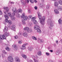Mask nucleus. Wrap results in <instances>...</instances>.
<instances>
[{"mask_svg": "<svg viewBox=\"0 0 62 62\" xmlns=\"http://www.w3.org/2000/svg\"><path fill=\"white\" fill-rule=\"evenodd\" d=\"M9 35V33L8 32L5 33L4 35H0V39L1 40V39H6V37L5 36L8 37V36Z\"/></svg>", "mask_w": 62, "mask_h": 62, "instance_id": "f257e3e1", "label": "nucleus"}, {"mask_svg": "<svg viewBox=\"0 0 62 62\" xmlns=\"http://www.w3.org/2000/svg\"><path fill=\"white\" fill-rule=\"evenodd\" d=\"M39 28V27L38 25H36L34 26V29H36L37 32L40 34L41 33V31Z\"/></svg>", "mask_w": 62, "mask_h": 62, "instance_id": "f03ea898", "label": "nucleus"}, {"mask_svg": "<svg viewBox=\"0 0 62 62\" xmlns=\"http://www.w3.org/2000/svg\"><path fill=\"white\" fill-rule=\"evenodd\" d=\"M46 18L44 16H43L40 20V23L44 25V22Z\"/></svg>", "mask_w": 62, "mask_h": 62, "instance_id": "7ed1b4c3", "label": "nucleus"}, {"mask_svg": "<svg viewBox=\"0 0 62 62\" xmlns=\"http://www.w3.org/2000/svg\"><path fill=\"white\" fill-rule=\"evenodd\" d=\"M23 29L24 30H27V31L28 33H30V32H31L32 31V29H29V27H25Z\"/></svg>", "mask_w": 62, "mask_h": 62, "instance_id": "20e7f679", "label": "nucleus"}, {"mask_svg": "<svg viewBox=\"0 0 62 62\" xmlns=\"http://www.w3.org/2000/svg\"><path fill=\"white\" fill-rule=\"evenodd\" d=\"M12 11L13 12L12 13V15L13 16H15V12L17 11L16 8L15 7L13 8L12 9Z\"/></svg>", "mask_w": 62, "mask_h": 62, "instance_id": "39448f33", "label": "nucleus"}, {"mask_svg": "<svg viewBox=\"0 0 62 62\" xmlns=\"http://www.w3.org/2000/svg\"><path fill=\"white\" fill-rule=\"evenodd\" d=\"M8 60L10 62H13V58L12 56H10L8 57Z\"/></svg>", "mask_w": 62, "mask_h": 62, "instance_id": "423d86ee", "label": "nucleus"}, {"mask_svg": "<svg viewBox=\"0 0 62 62\" xmlns=\"http://www.w3.org/2000/svg\"><path fill=\"white\" fill-rule=\"evenodd\" d=\"M4 17L5 18V22L6 23H8V20L7 19H8L9 18L8 16L7 15H5L4 16Z\"/></svg>", "mask_w": 62, "mask_h": 62, "instance_id": "0eeeda50", "label": "nucleus"}, {"mask_svg": "<svg viewBox=\"0 0 62 62\" xmlns=\"http://www.w3.org/2000/svg\"><path fill=\"white\" fill-rule=\"evenodd\" d=\"M28 44L27 43L24 44L23 45L21 49L22 50H23V49H25V46Z\"/></svg>", "mask_w": 62, "mask_h": 62, "instance_id": "6e6552de", "label": "nucleus"}, {"mask_svg": "<svg viewBox=\"0 0 62 62\" xmlns=\"http://www.w3.org/2000/svg\"><path fill=\"white\" fill-rule=\"evenodd\" d=\"M48 22H49V23H50L51 26H53V24L52 23V20H51L49 19L48 20Z\"/></svg>", "mask_w": 62, "mask_h": 62, "instance_id": "1a4fd4ad", "label": "nucleus"}, {"mask_svg": "<svg viewBox=\"0 0 62 62\" xmlns=\"http://www.w3.org/2000/svg\"><path fill=\"white\" fill-rule=\"evenodd\" d=\"M13 46H14V49L15 51H16L18 50V47L16 45Z\"/></svg>", "mask_w": 62, "mask_h": 62, "instance_id": "9d476101", "label": "nucleus"}, {"mask_svg": "<svg viewBox=\"0 0 62 62\" xmlns=\"http://www.w3.org/2000/svg\"><path fill=\"white\" fill-rule=\"evenodd\" d=\"M3 8H4L5 10H6V11H8V10H9V9H8V7H4Z\"/></svg>", "mask_w": 62, "mask_h": 62, "instance_id": "9b49d317", "label": "nucleus"}, {"mask_svg": "<svg viewBox=\"0 0 62 62\" xmlns=\"http://www.w3.org/2000/svg\"><path fill=\"white\" fill-rule=\"evenodd\" d=\"M54 12L55 14H59V12L57 9H55L54 10Z\"/></svg>", "mask_w": 62, "mask_h": 62, "instance_id": "f8f14e48", "label": "nucleus"}, {"mask_svg": "<svg viewBox=\"0 0 62 62\" xmlns=\"http://www.w3.org/2000/svg\"><path fill=\"white\" fill-rule=\"evenodd\" d=\"M8 27H6L4 30V32H7L8 31Z\"/></svg>", "mask_w": 62, "mask_h": 62, "instance_id": "ddd939ff", "label": "nucleus"}, {"mask_svg": "<svg viewBox=\"0 0 62 62\" xmlns=\"http://www.w3.org/2000/svg\"><path fill=\"white\" fill-rule=\"evenodd\" d=\"M23 10L21 9H19L17 10L18 12L19 13H22V11Z\"/></svg>", "mask_w": 62, "mask_h": 62, "instance_id": "4468645a", "label": "nucleus"}, {"mask_svg": "<svg viewBox=\"0 0 62 62\" xmlns=\"http://www.w3.org/2000/svg\"><path fill=\"white\" fill-rule=\"evenodd\" d=\"M23 35L24 37H27V34L26 32H24L23 33Z\"/></svg>", "mask_w": 62, "mask_h": 62, "instance_id": "2eb2a0df", "label": "nucleus"}, {"mask_svg": "<svg viewBox=\"0 0 62 62\" xmlns=\"http://www.w3.org/2000/svg\"><path fill=\"white\" fill-rule=\"evenodd\" d=\"M14 16L13 15V16H11V19L13 21L15 20V17H14Z\"/></svg>", "mask_w": 62, "mask_h": 62, "instance_id": "dca6fc26", "label": "nucleus"}, {"mask_svg": "<svg viewBox=\"0 0 62 62\" xmlns=\"http://www.w3.org/2000/svg\"><path fill=\"white\" fill-rule=\"evenodd\" d=\"M23 19L24 20H27L28 19V17L27 16H25L24 17Z\"/></svg>", "mask_w": 62, "mask_h": 62, "instance_id": "f3484780", "label": "nucleus"}, {"mask_svg": "<svg viewBox=\"0 0 62 62\" xmlns=\"http://www.w3.org/2000/svg\"><path fill=\"white\" fill-rule=\"evenodd\" d=\"M57 8L58 10H62V8L60 6H59Z\"/></svg>", "mask_w": 62, "mask_h": 62, "instance_id": "a211bd4d", "label": "nucleus"}, {"mask_svg": "<svg viewBox=\"0 0 62 62\" xmlns=\"http://www.w3.org/2000/svg\"><path fill=\"white\" fill-rule=\"evenodd\" d=\"M15 26L14 25H12V26L11 28H12V29L14 30H15Z\"/></svg>", "mask_w": 62, "mask_h": 62, "instance_id": "6ab92c4d", "label": "nucleus"}, {"mask_svg": "<svg viewBox=\"0 0 62 62\" xmlns=\"http://www.w3.org/2000/svg\"><path fill=\"white\" fill-rule=\"evenodd\" d=\"M38 55H39V56H40L42 54H41V52L40 51H39L38 52Z\"/></svg>", "mask_w": 62, "mask_h": 62, "instance_id": "aec40b11", "label": "nucleus"}, {"mask_svg": "<svg viewBox=\"0 0 62 62\" xmlns=\"http://www.w3.org/2000/svg\"><path fill=\"white\" fill-rule=\"evenodd\" d=\"M58 5V3L57 2H55L54 6L55 7H57Z\"/></svg>", "mask_w": 62, "mask_h": 62, "instance_id": "412c9836", "label": "nucleus"}, {"mask_svg": "<svg viewBox=\"0 0 62 62\" xmlns=\"http://www.w3.org/2000/svg\"><path fill=\"white\" fill-rule=\"evenodd\" d=\"M16 16L17 17V18H20V17H21V16L18 14H17Z\"/></svg>", "mask_w": 62, "mask_h": 62, "instance_id": "4be33fe9", "label": "nucleus"}, {"mask_svg": "<svg viewBox=\"0 0 62 62\" xmlns=\"http://www.w3.org/2000/svg\"><path fill=\"white\" fill-rule=\"evenodd\" d=\"M6 50L8 51H9L10 50V49L8 47H6Z\"/></svg>", "mask_w": 62, "mask_h": 62, "instance_id": "5701e85b", "label": "nucleus"}, {"mask_svg": "<svg viewBox=\"0 0 62 62\" xmlns=\"http://www.w3.org/2000/svg\"><path fill=\"white\" fill-rule=\"evenodd\" d=\"M22 56L23 58H27L26 56H25V55H24V54H22Z\"/></svg>", "mask_w": 62, "mask_h": 62, "instance_id": "b1692460", "label": "nucleus"}, {"mask_svg": "<svg viewBox=\"0 0 62 62\" xmlns=\"http://www.w3.org/2000/svg\"><path fill=\"white\" fill-rule=\"evenodd\" d=\"M8 23L9 24H10V25H11V24H12V21L10 20H9V21H8Z\"/></svg>", "mask_w": 62, "mask_h": 62, "instance_id": "393cba45", "label": "nucleus"}, {"mask_svg": "<svg viewBox=\"0 0 62 62\" xmlns=\"http://www.w3.org/2000/svg\"><path fill=\"white\" fill-rule=\"evenodd\" d=\"M16 62H20V60L18 58H16Z\"/></svg>", "mask_w": 62, "mask_h": 62, "instance_id": "a878e982", "label": "nucleus"}, {"mask_svg": "<svg viewBox=\"0 0 62 62\" xmlns=\"http://www.w3.org/2000/svg\"><path fill=\"white\" fill-rule=\"evenodd\" d=\"M60 5H62V1L61 0H60L58 1Z\"/></svg>", "mask_w": 62, "mask_h": 62, "instance_id": "bb28decb", "label": "nucleus"}, {"mask_svg": "<svg viewBox=\"0 0 62 62\" xmlns=\"http://www.w3.org/2000/svg\"><path fill=\"white\" fill-rule=\"evenodd\" d=\"M59 24H61L62 23V21H61V19H60L58 20Z\"/></svg>", "mask_w": 62, "mask_h": 62, "instance_id": "cd10ccee", "label": "nucleus"}, {"mask_svg": "<svg viewBox=\"0 0 62 62\" xmlns=\"http://www.w3.org/2000/svg\"><path fill=\"white\" fill-rule=\"evenodd\" d=\"M35 19H36V18L35 17H33L31 19V21H35Z\"/></svg>", "mask_w": 62, "mask_h": 62, "instance_id": "c85d7f7f", "label": "nucleus"}, {"mask_svg": "<svg viewBox=\"0 0 62 62\" xmlns=\"http://www.w3.org/2000/svg\"><path fill=\"white\" fill-rule=\"evenodd\" d=\"M32 38L33 39H34V40H37V38L36 37L32 36Z\"/></svg>", "mask_w": 62, "mask_h": 62, "instance_id": "c756f323", "label": "nucleus"}, {"mask_svg": "<svg viewBox=\"0 0 62 62\" xmlns=\"http://www.w3.org/2000/svg\"><path fill=\"white\" fill-rule=\"evenodd\" d=\"M33 23L34 24H36L37 23V21L36 20L33 21Z\"/></svg>", "mask_w": 62, "mask_h": 62, "instance_id": "7c9ffc66", "label": "nucleus"}, {"mask_svg": "<svg viewBox=\"0 0 62 62\" xmlns=\"http://www.w3.org/2000/svg\"><path fill=\"white\" fill-rule=\"evenodd\" d=\"M38 17L40 20H41V15H40L39 16H38Z\"/></svg>", "mask_w": 62, "mask_h": 62, "instance_id": "2f4dec72", "label": "nucleus"}, {"mask_svg": "<svg viewBox=\"0 0 62 62\" xmlns=\"http://www.w3.org/2000/svg\"><path fill=\"white\" fill-rule=\"evenodd\" d=\"M28 18L29 19H31L32 18V16L30 15L29 16Z\"/></svg>", "mask_w": 62, "mask_h": 62, "instance_id": "473e14b6", "label": "nucleus"}, {"mask_svg": "<svg viewBox=\"0 0 62 62\" xmlns=\"http://www.w3.org/2000/svg\"><path fill=\"white\" fill-rule=\"evenodd\" d=\"M22 23H23V24H25V23L24 21V20H22Z\"/></svg>", "mask_w": 62, "mask_h": 62, "instance_id": "72a5a7b5", "label": "nucleus"}, {"mask_svg": "<svg viewBox=\"0 0 62 62\" xmlns=\"http://www.w3.org/2000/svg\"><path fill=\"white\" fill-rule=\"evenodd\" d=\"M8 16H9L10 17H11L12 16H11V13H9L8 14Z\"/></svg>", "mask_w": 62, "mask_h": 62, "instance_id": "f704fd0d", "label": "nucleus"}, {"mask_svg": "<svg viewBox=\"0 0 62 62\" xmlns=\"http://www.w3.org/2000/svg\"><path fill=\"white\" fill-rule=\"evenodd\" d=\"M3 53H4V54H7V52H6L5 51V50H3Z\"/></svg>", "mask_w": 62, "mask_h": 62, "instance_id": "c9c22d12", "label": "nucleus"}, {"mask_svg": "<svg viewBox=\"0 0 62 62\" xmlns=\"http://www.w3.org/2000/svg\"><path fill=\"white\" fill-rule=\"evenodd\" d=\"M14 37L15 39H17L18 38V36H15Z\"/></svg>", "mask_w": 62, "mask_h": 62, "instance_id": "e433bc0d", "label": "nucleus"}, {"mask_svg": "<svg viewBox=\"0 0 62 62\" xmlns=\"http://www.w3.org/2000/svg\"><path fill=\"white\" fill-rule=\"evenodd\" d=\"M25 2L26 3H28L29 2V0H26Z\"/></svg>", "mask_w": 62, "mask_h": 62, "instance_id": "4c0bfd02", "label": "nucleus"}, {"mask_svg": "<svg viewBox=\"0 0 62 62\" xmlns=\"http://www.w3.org/2000/svg\"><path fill=\"white\" fill-rule=\"evenodd\" d=\"M34 61L35 62H39L38 60H35V59H34Z\"/></svg>", "mask_w": 62, "mask_h": 62, "instance_id": "58836bf2", "label": "nucleus"}, {"mask_svg": "<svg viewBox=\"0 0 62 62\" xmlns=\"http://www.w3.org/2000/svg\"><path fill=\"white\" fill-rule=\"evenodd\" d=\"M46 55H47V56H48V55H49V54H49V53H47L46 52Z\"/></svg>", "mask_w": 62, "mask_h": 62, "instance_id": "ea45409f", "label": "nucleus"}, {"mask_svg": "<svg viewBox=\"0 0 62 62\" xmlns=\"http://www.w3.org/2000/svg\"><path fill=\"white\" fill-rule=\"evenodd\" d=\"M37 13L38 14V16L41 15H40V13L39 12H38Z\"/></svg>", "mask_w": 62, "mask_h": 62, "instance_id": "a19ab883", "label": "nucleus"}, {"mask_svg": "<svg viewBox=\"0 0 62 62\" xmlns=\"http://www.w3.org/2000/svg\"><path fill=\"white\" fill-rule=\"evenodd\" d=\"M22 41H19L18 42V43L19 44H21V43H22Z\"/></svg>", "mask_w": 62, "mask_h": 62, "instance_id": "79ce46f5", "label": "nucleus"}, {"mask_svg": "<svg viewBox=\"0 0 62 62\" xmlns=\"http://www.w3.org/2000/svg\"><path fill=\"white\" fill-rule=\"evenodd\" d=\"M30 2L31 3H33V0H30Z\"/></svg>", "mask_w": 62, "mask_h": 62, "instance_id": "37998d69", "label": "nucleus"}, {"mask_svg": "<svg viewBox=\"0 0 62 62\" xmlns=\"http://www.w3.org/2000/svg\"><path fill=\"white\" fill-rule=\"evenodd\" d=\"M22 4L23 5H25V2H24L23 1V2H22Z\"/></svg>", "mask_w": 62, "mask_h": 62, "instance_id": "c03bdc74", "label": "nucleus"}, {"mask_svg": "<svg viewBox=\"0 0 62 62\" xmlns=\"http://www.w3.org/2000/svg\"><path fill=\"white\" fill-rule=\"evenodd\" d=\"M1 14H2V11H1L0 10V15H1Z\"/></svg>", "mask_w": 62, "mask_h": 62, "instance_id": "a18cd8bd", "label": "nucleus"}, {"mask_svg": "<svg viewBox=\"0 0 62 62\" xmlns=\"http://www.w3.org/2000/svg\"><path fill=\"white\" fill-rule=\"evenodd\" d=\"M34 8L35 9H38V8H37V7L36 6Z\"/></svg>", "mask_w": 62, "mask_h": 62, "instance_id": "49530a36", "label": "nucleus"}, {"mask_svg": "<svg viewBox=\"0 0 62 62\" xmlns=\"http://www.w3.org/2000/svg\"><path fill=\"white\" fill-rule=\"evenodd\" d=\"M56 54H57V55H58V54H59V53L57 52H56Z\"/></svg>", "mask_w": 62, "mask_h": 62, "instance_id": "de8ad7c7", "label": "nucleus"}, {"mask_svg": "<svg viewBox=\"0 0 62 62\" xmlns=\"http://www.w3.org/2000/svg\"><path fill=\"white\" fill-rule=\"evenodd\" d=\"M34 1L35 3H37V1L36 0H34Z\"/></svg>", "mask_w": 62, "mask_h": 62, "instance_id": "09e8293b", "label": "nucleus"}, {"mask_svg": "<svg viewBox=\"0 0 62 62\" xmlns=\"http://www.w3.org/2000/svg\"><path fill=\"white\" fill-rule=\"evenodd\" d=\"M22 16H25V14L24 13H23L22 14Z\"/></svg>", "mask_w": 62, "mask_h": 62, "instance_id": "8fccbe9b", "label": "nucleus"}, {"mask_svg": "<svg viewBox=\"0 0 62 62\" xmlns=\"http://www.w3.org/2000/svg\"><path fill=\"white\" fill-rule=\"evenodd\" d=\"M10 3L11 4H14V2H10Z\"/></svg>", "mask_w": 62, "mask_h": 62, "instance_id": "3c124183", "label": "nucleus"}, {"mask_svg": "<svg viewBox=\"0 0 62 62\" xmlns=\"http://www.w3.org/2000/svg\"><path fill=\"white\" fill-rule=\"evenodd\" d=\"M50 52H53V50H50Z\"/></svg>", "mask_w": 62, "mask_h": 62, "instance_id": "603ef678", "label": "nucleus"}, {"mask_svg": "<svg viewBox=\"0 0 62 62\" xmlns=\"http://www.w3.org/2000/svg\"><path fill=\"white\" fill-rule=\"evenodd\" d=\"M23 17H24V16H23V15H22L21 16V18H23Z\"/></svg>", "mask_w": 62, "mask_h": 62, "instance_id": "864d4df0", "label": "nucleus"}, {"mask_svg": "<svg viewBox=\"0 0 62 62\" xmlns=\"http://www.w3.org/2000/svg\"><path fill=\"white\" fill-rule=\"evenodd\" d=\"M44 0H42V2H44Z\"/></svg>", "mask_w": 62, "mask_h": 62, "instance_id": "5fc2aeb1", "label": "nucleus"}, {"mask_svg": "<svg viewBox=\"0 0 62 62\" xmlns=\"http://www.w3.org/2000/svg\"><path fill=\"white\" fill-rule=\"evenodd\" d=\"M56 43H58V41H57L56 42Z\"/></svg>", "mask_w": 62, "mask_h": 62, "instance_id": "6e6d98bb", "label": "nucleus"}, {"mask_svg": "<svg viewBox=\"0 0 62 62\" xmlns=\"http://www.w3.org/2000/svg\"><path fill=\"white\" fill-rule=\"evenodd\" d=\"M41 42H42V40H41Z\"/></svg>", "mask_w": 62, "mask_h": 62, "instance_id": "4d7b16f0", "label": "nucleus"}, {"mask_svg": "<svg viewBox=\"0 0 62 62\" xmlns=\"http://www.w3.org/2000/svg\"><path fill=\"white\" fill-rule=\"evenodd\" d=\"M3 54H2V57H3Z\"/></svg>", "mask_w": 62, "mask_h": 62, "instance_id": "13d9d810", "label": "nucleus"}, {"mask_svg": "<svg viewBox=\"0 0 62 62\" xmlns=\"http://www.w3.org/2000/svg\"><path fill=\"white\" fill-rule=\"evenodd\" d=\"M1 18H0V20H1Z\"/></svg>", "mask_w": 62, "mask_h": 62, "instance_id": "bf43d9fd", "label": "nucleus"}, {"mask_svg": "<svg viewBox=\"0 0 62 62\" xmlns=\"http://www.w3.org/2000/svg\"><path fill=\"white\" fill-rule=\"evenodd\" d=\"M1 57V56L0 55V58Z\"/></svg>", "mask_w": 62, "mask_h": 62, "instance_id": "052dcab7", "label": "nucleus"}, {"mask_svg": "<svg viewBox=\"0 0 62 62\" xmlns=\"http://www.w3.org/2000/svg\"><path fill=\"white\" fill-rule=\"evenodd\" d=\"M4 13H6V12H5Z\"/></svg>", "mask_w": 62, "mask_h": 62, "instance_id": "680f3d73", "label": "nucleus"}]
</instances>
